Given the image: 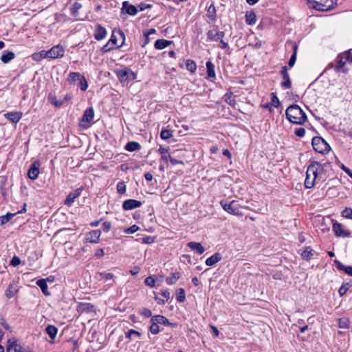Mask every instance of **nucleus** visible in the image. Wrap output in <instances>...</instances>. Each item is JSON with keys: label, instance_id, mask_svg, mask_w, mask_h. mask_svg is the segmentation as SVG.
Wrapping results in <instances>:
<instances>
[{"label": "nucleus", "instance_id": "obj_56", "mask_svg": "<svg viewBox=\"0 0 352 352\" xmlns=\"http://www.w3.org/2000/svg\"><path fill=\"white\" fill-rule=\"evenodd\" d=\"M144 283L146 285L151 287H155V280L152 276H148L147 278H146L144 280Z\"/></svg>", "mask_w": 352, "mask_h": 352}, {"label": "nucleus", "instance_id": "obj_54", "mask_svg": "<svg viewBox=\"0 0 352 352\" xmlns=\"http://www.w3.org/2000/svg\"><path fill=\"white\" fill-rule=\"evenodd\" d=\"M342 217L352 219V209L346 208L342 212Z\"/></svg>", "mask_w": 352, "mask_h": 352}, {"label": "nucleus", "instance_id": "obj_34", "mask_svg": "<svg viewBox=\"0 0 352 352\" xmlns=\"http://www.w3.org/2000/svg\"><path fill=\"white\" fill-rule=\"evenodd\" d=\"M245 22L250 25H254L256 22V16L254 12H247L245 14Z\"/></svg>", "mask_w": 352, "mask_h": 352}, {"label": "nucleus", "instance_id": "obj_5", "mask_svg": "<svg viewBox=\"0 0 352 352\" xmlns=\"http://www.w3.org/2000/svg\"><path fill=\"white\" fill-rule=\"evenodd\" d=\"M220 204L223 210L233 215H242L240 210L243 207L239 204L237 200H232L230 202H227L226 201H221Z\"/></svg>", "mask_w": 352, "mask_h": 352}, {"label": "nucleus", "instance_id": "obj_17", "mask_svg": "<svg viewBox=\"0 0 352 352\" xmlns=\"http://www.w3.org/2000/svg\"><path fill=\"white\" fill-rule=\"evenodd\" d=\"M23 116L22 112L20 111H11L4 114V117L12 122L16 124L19 122Z\"/></svg>", "mask_w": 352, "mask_h": 352}, {"label": "nucleus", "instance_id": "obj_26", "mask_svg": "<svg viewBox=\"0 0 352 352\" xmlns=\"http://www.w3.org/2000/svg\"><path fill=\"white\" fill-rule=\"evenodd\" d=\"M334 262L339 270L344 271L346 274L352 276V266H345L338 260H336Z\"/></svg>", "mask_w": 352, "mask_h": 352}, {"label": "nucleus", "instance_id": "obj_43", "mask_svg": "<svg viewBox=\"0 0 352 352\" xmlns=\"http://www.w3.org/2000/svg\"><path fill=\"white\" fill-rule=\"evenodd\" d=\"M158 152H159V153L161 154L162 159L165 162H167L171 157V155L168 153V148H164L162 146H160L159 148Z\"/></svg>", "mask_w": 352, "mask_h": 352}, {"label": "nucleus", "instance_id": "obj_29", "mask_svg": "<svg viewBox=\"0 0 352 352\" xmlns=\"http://www.w3.org/2000/svg\"><path fill=\"white\" fill-rule=\"evenodd\" d=\"M36 285L41 288L42 292L45 295H50V292L48 291L47 280L42 278L39 279L36 281Z\"/></svg>", "mask_w": 352, "mask_h": 352}, {"label": "nucleus", "instance_id": "obj_61", "mask_svg": "<svg viewBox=\"0 0 352 352\" xmlns=\"http://www.w3.org/2000/svg\"><path fill=\"white\" fill-rule=\"evenodd\" d=\"M102 228L104 232H108L111 228V223L109 221H105L102 223Z\"/></svg>", "mask_w": 352, "mask_h": 352}, {"label": "nucleus", "instance_id": "obj_20", "mask_svg": "<svg viewBox=\"0 0 352 352\" xmlns=\"http://www.w3.org/2000/svg\"><path fill=\"white\" fill-rule=\"evenodd\" d=\"M94 117V109L92 107H89L85 111L80 122H81V123H83V122L89 123L90 122H91L93 120Z\"/></svg>", "mask_w": 352, "mask_h": 352}, {"label": "nucleus", "instance_id": "obj_3", "mask_svg": "<svg viewBox=\"0 0 352 352\" xmlns=\"http://www.w3.org/2000/svg\"><path fill=\"white\" fill-rule=\"evenodd\" d=\"M285 113L288 120L294 124H303L307 121L305 113L298 104L290 105Z\"/></svg>", "mask_w": 352, "mask_h": 352}, {"label": "nucleus", "instance_id": "obj_14", "mask_svg": "<svg viewBox=\"0 0 352 352\" xmlns=\"http://www.w3.org/2000/svg\"><path fill=\"white\" fill-rule=\"evenodd\" d=\"M142 206V202L135 199H126L122 203V208L124 210H131L135 208H140Z\"/></svg>", "mask_w": 352, "mask_h": 352}, {"label": "nucleus", "instance_id": "obj_42", "mask_svg": "<svg viewBox=\"0 0 352 352\" xmlns=\"http://www.w3.org/2000/svg\"><path fill=\"white\" fill-rule=\"evenodd\" d=\"M180 278L179 273L176 272L171 274L170 276L167 277L166 279V282L168 285H173L175 284L177 280Z\"/></svg>", "mask_w": 352, "mask_h": 352}, {"label": "nucleus", "instance_id": "obj_40", "mask_svg": "<svg viewBox=\"0 0 352 352\" xmlns=\"http://www.w3.org/2000/svg\"><path fill=\"white\" fill-rule=\"evenodd\" d=\"M45 331L49 335L50 338L54 340L56 336L58 329L53 325H48L45 329Z\"/></svg>", "mask_w": 352, "mask_h": 352}, {"label": "nucleus", "instance_id": "obj_23", "mask_svg": "<svg viewBox=\"0 0 352 352\" xmlns=\"http://www.w3.org/2000/svg\"><path fill=\"white\" fill-rule=\"evenodd\" d=\"M222 257L219 253H215L206 260V265L212 266L221 260Z\"/></svg>", "mask_w": 352, "mask_h": 352}, {"label": "nucleus", "instance_id": "obj_21", "mask_svg": "<svg viewBox=\"0 0 352 352\" xmlns=\"http://www.w3.org/2000/svg\"><path fill=\"white\" fill-rule=\"evenodd\" d=\"M118 34L122 38V42L121 44L120 45H118V43H117V36L116 35L114 34V32L112 33L111 36V38L109 40V41L110 42V43H111V45H113L114 47H116V48H120V47H122L124 44V39H125V36H124V34L123 33V32L122 31H119L118 32Z\"/></svg>", "mask_w": 352, "mask_h": 352}, {"label": "nucleus", "instance_id": "obj_48", "mask_svg": "<svg viewBox=\"0 0 352 352\" xmlns=\"http://www.w3.org/2000/svg\"><path fill=\"white\" fill-rule=\"evenodd\" d=\"M78 81V86L80 88V89L82 91H86L88 87V83L85 78L83 76H82Z\"/></svg>", "mask_w": 352, "mask_h": 352}, {"label": "nucleus", "instance_id": "obj_32", "mask_svg": "<svg viewBox=\"0 0 352 352\" xmlns=\"http://www.w3.org/2000/svg\"><path fill=\"white\" fill-rule=\"evenodd\" d=\"M48 58L47 52L45 50H41L39 52L34 53L32 55V58L35 61H41L44 58Z\"/></svg>", "mask_w": 352, "mask_h": 352}, {"label": "nucleus", "instance_id": "obj_13", "mask_svg": "<svg viewBox=\"0 0 352 352\" xmlns=\"http://www.w3.org/2000/svg\"><path fill=\"white\" fill-rule=\"evenodd\" d=\"M280 73L283 78L281 87L284 89H290L292 87V82L287 72V67L286 66L283 67Z\"/></svg>", "mask_w": 352, "mask_h": 352}, {"label": "nucleus", "instance_id": "obj_12", "mask_svg": "<svg viewBox=\"0 0 352 352\" xmlns=\"http://www.w3.org/2000/svg\"><path fill=\"white\" fill-rule=\"evenodd\" d=\"M101 231L99 230H94L86 234L85 241L87 243H97L99 241Z\"/></svg>", "mask_w": 352, "mask_h": 352}, {"label": "nucleus", "instance_id": "obj_52", "mask_svg": "<svg viewBox=\"0 0 352 352\" xmlns=\"http://www.w3.org/2000/svg\"><path fill=\"white\" fill-rule=\"evenodd\" d=\"M151 325L150 327V331L153 334H157L160 332V327L159 324L154 321H151Z\"/></svg>", "mask_w": 352, "mask_h": 352}, {"label": "nucleus", "instance_id": "obj_6", "mask_svg": "<svg viewBox=\"0 0 352 352\" xmlns=\"http://www.w3.org/2000/svg\"><path fill=\"white\" fill-rule=\"evenodd\" d=\"M313 148L318 153H326L330 151V146L321 137L316 136L311 141Z\"/></svg>", "mask_w": 352, "mask_h": 352}, {"label": "nucleus", "instance_id": "obj_18", "mask_svg": "<svg viewBox=\"0 0 352 352\" xmlns=\"http://www.w3.org/2000/svg\"><path fill=\"white\" fill-rule=\"evenodd\" d=\"M122 10L131 16H135L138 12L137 8L130 4L128 1H124L122 3Z\"/></svg>", "mask_w": 352, "mask_h": 352}, {"label": "nucleus", "instance_id": "obj_25", "mask_svg": "<svg viewBox=\"0 0 352 352\" xmlns=\"http://www.w3.org/2000/svg\"><path fill=\"white\" fill-rule=\"evenodd\" d=\"M160 295L162 298H160L158 296L155 297V300L158 304H164L170 299V293L168 290L162 291L160 293Z\"/></svg>", "mask_w": 352, "mask_h": 352}, {"label": "nucleus", "instance_id": "obj_50", "mask_svg": "<svg viewBox=\"0 0 352 352\" xmlns=\"http://www.w3.org/2000/svg\"><path fill=\"white\" fill-rule=\"evenodd\" d=\"M133 336L140 338L141 336V333L139 331L133 329H130L129 331L126 333V338L129 340H132Z\"/></svg>", "mask_w": 352, "mask_h": 352}, {"label": "nucleus", "instance_id": "obj_15", "mask_svg": "<svg viewBox=\"0 0 352 352\" xmlns=\"http://www.w3.org/2000/svg\"><path fill=\"white\" fill-rule=\"evenodd\" d=\"M82 191V188H77L72 192H71L66 197L64 204L67 206H71L76 198L78 197Z\"/></svg>", "mask_w": 352, "mask_h": 352}, {"label": "nucleus", "instance_id": "obj_53", "mask_svg": "<svg viewBox=\"0 0 352 352\" xmlns=\"http://www.w3.org/2000/svg\"><path fill=\"white\" fill-rule=\"evenodd\" d=\"M139 230V226H138L137 225H133L131 227L124 229V232L125 234H133Z\"/></svg>", "mask_w": 352, "mask_h": 352}, {"label": "nucleus", "instance_id": "obj_31", "mask_svg": "<svg viewBox=\"0 0 352 352\" xmlns=\"http://www.w3.org/2000/svg\"><path fill=\"white\" fill-rule=\"evenodd\" d=\"M207 75L210 78H215L214 65L211 61L206 62Z\"/></svg>", "mask_w": 352, "mask_h": 352}, {"label": "nucleus", "instance_id": "obj_37", "mask_svg": "<svg viewBox=\"0 0 352 352\" xmlns=\"http://www.w3.org/2000/svg\"><path fill=\"white\" fill-rule=\"evenodd\" d=\"M315 251L311 249L310 247H307L305 250L301 253V256L306 260H310L311 257L314 255Z\"/></svg>", "mask_w": 352, "mask_h": 352}, {"label": "nucleus", "instance_id": "obj_28", "mask_svg": "<svg viewBox=\"0 0 352 352\" xmlns=\"http://www.w3.org/2000/svg\"><path fill=\"white\" fill-rule=\"evenodd\" d=\"M224 101L232 107H234L236 104L235 96L232 92H227L223 96Z\"/></svg>", "mask_w": 352, "mask_h": 352}, {"label": "nucleus", "instance_id": "obj_47", "mask_svg": "<svg viewBox=\"0 0 352 352\" xmlns=\"http://www.w3.org/2000/svg\"><path fill=\"white\" fill-rule=\"evenodd\" d=\"M339 327L342 329H348L350 324V320L348 318H342L339 320Z\"/></svg>", "mask_w": 352, "mask_h": 352}, {"label": "nucleus", "instance_id": "obj_9", "mask_svg": "<svg viewBox=\"0 0 352 352\" xmlns=\"http://www.w3.org/2000/svg\"><path fill=\"white\" fill-rule=\"evenodd\" d=\"M47 52L48 58L55 59L63 57L65 54V50L62 45H57L47 50Z\"/></svg>", "mask_w": 352, "mask_h": 352}, {"label": "nucleus", "instance_id": "obj_41", "mask_svg": "<svg viewBox=\"0 0 352 352\" xmlns=\"http://www.w3.org/2000/svg\"><path fill=\"white\" fill-rule=\"evenodd\" d=\"M16 214V213L8 212L5 215L0 216V226H3L10 221Z\"/></svg>", "mask_w": 352, "mask_h": 352}, {"label": "nucleus", "instance_id": "obj_4", "mask_svg": "<svg viewBox=\"0 0 352 352\" xmlns=\"http://www.w3.org/2000/svg\"><path fill=\"white\" fill-rule=\"evenodd\" d=\"M307 1L311 8L319 11L329 10L336 3V0H307Z\"/></svg>", "mask_w": 352, "mask_h": 352}, {"label": "nucleus", "instance_id": "obj_16", "mask_svg": "<svg viewBox=\"0 0 352 352\" xmlns=\"http://www.w3.org/2000/svg\"><path fill=\"white\" fill-rule=\"evenodd\" d=\"M207 36L210 41H218L224 37L225 33L224 32L211 30L208 32Z\"/></svg>", "mask_w": 352, "mask_h": 352}, {"label": "nucleus", "instance_id": "obj_10", "mask_svg": "<svg viewBox=\"0 0 352 352\" xmlns=\"http://www.w3.org/2000/svg\"><path fill=\"white\" fill-rule=\"evenodd\" d=\"M40 166H41V164H40L39 161H38V160L34 161L31 164L30 167L28 172V176L29 179H30L32 180H35L38 178L39 173H40V171H39Z\"/></svg>", "mask_w": 352, "mask_h": 352}, {"label": "nucleus", "instance_id": "obj_55", "mask_svg": "<svg viewBox=\"0 0 352 352\" xmlns=\"http://www.w3.org/2000/svg\"><path fill=\"white\" fill-rule=\"evenodd\" d=\"M349 283H346L344 285H342L340 287V289L338 290V293H339L340 296H344L346 293V292L349 289Z\"/></svg>", "mask_w": 352, "mask_h": 352}, {"label": "nucleus", "instance_id": "obj_27", "mask_svg": "<svg viewBox=\"0 0 352 352\" xmlns=\"http://www.w3.org/2000/svg\"><path fill=\"white\" fill-rule=\"evenodd\" d=\"M173 43L172 41L158 39L155 43V47L157 50H163Z\"/></svg>", "mask_w": 352, "mask_h": 352}, {"label": "nucleus", "instance_id": "obj_11", "mask_svg": "<svg viewBox=\"0 0 352 352\" xmlns=\"http://www.w3.org/2000/svg\"><path fill=\"white\" fill-rule=\"evenodd\" d=\"M333 230L337 236L346 237L351 234L350 231L345 229L344 226L339 223H334L333 224Z\"/></svg>", "mask_w": 352, "mask_h": 352}, {"label": "nucleus", "instance_id": "obj_7", "mask_svg": "<svg viewBox=\"0 0 352 352\" xmlns=\"http://www.w3.org/2000/svg\"><path fill=\"white\" fill-rule=\"evenodd\" d=\"M118 77L120 82H124L135 80L137 75L131 69L125 67L124 69L118 71Z\"/></svg>", "mask_w": 352, "mask_h": 352}, {"label": "nucleus", "instance_id": "obj_64", "mask_svg": "<svg viewBox=\"0 0 352 352\" xmlns=\"http://www.w3.org/2000/svg\"><path fill=\"white\" fill-rule=\"evenodd\" d=\"M92 307L89 303H80L78 305V311H85Z\"/></svg>", "mask_w": 352, "mask_h": 352}, {"label": "nucleus", "instance_id": "obj_51", "mask_svg": "<svg viewBox=\"0 0 352 352\" xmlns=\"http://www.w3.org/2000/svg\"><path fill=\"white\" fill-rule=\"evenodd\" d=\"M126 185L124 182H120L117 184V191L119 194L123 195L126 192Z\"/></svg>", "mask_w": 352, "mask_h": 352}, {"label": "nucleus", "instance_id": "obj_44", "mask_svg": "<svg viewBox=\"0 0 352 352\" xmlns=\"http://www.w3.org/2000/svg\"><path fill=\"white\" fill-rule=\"evenodd\" d=\"M293 50H294V52H293L292 55L291 56L290 59L288 63L289 67H292L294 65L295 62L296 60V54H297V50H298L297 45L295 44L293 45Z\"/></svg>", "mask_w": 352, "mask_h": 352}, {"label": "nucleus", "instance_id": "obj_59", "mask_svg": "<svg viewBox=\"0 0 352 352\" xmlns=\"http://www.w3.org/2000/svg\"><path fill=\"white\" fill-rule=\"evenodd\" d=\"M20 263H21V260L16 256H14L12 257V260L10 261V265L14 267L19 265Z\"/></svg>", "mask_w": 352, "mask_h": 352}, {"label": "nucleus", "instance_id": "obj_39", "mask_svg": "<svg viewBox=\"0 0 352 352\" xmlns=\"http://www.w3.org/2000/svg\"><path fill=\"white\" fill-rule=\"evenodd\" d=\"M82 5L78 2H75L70 8L71 14L74 17H77L78 16V10L82 8Z\"/></svg>", "mask_w": 352, "mask_h": 352}, {"label": "nucleus", "instance_id": "obj_58", "mask_svg": "<svg viewBox=\"0 0 352 352\" xmlns=\"http://www.w3.org/2000/svg\"><path fill=\"white\" fill-rule=\"evenodd\" d=\"M294 133L296 136L302 138L305 134V130L304 128H297L295 129Z\"/></svg>", "mask_w": 352, "mask_h": 352}, {"label": "nucleus", "instance_id": "obj_22", "mask_svg": "<svg viewBox=\"0 0 352 352\" xmlns=\"http://www.w3.org/2000/svg\"><path fill=\"white\" fill-rule=\"evenodd\" d=\"M188 247L192 250L197 252L199 254H201L204 252L205 248L204 246L198 242L191 241L187 244Z\"/></svg>", "mask_w": 352, "mask_h": 352}, {"label": "nucleus", "instance_id": "obj_60", "mask_svg": "<svg viewBox=\"0 0 352 352\" xmlns=\"http://www.w3.org/2000/svg\"><path fill=\"white\" fill-rule=\"evenodd\" d=\"M100 276L105 280H111L113 278V274L111 273L102 272L100 274Z\"/></svg>", "mask_w": 352, "mask_h": 352}, {"label": "nucleus", "instance_id": "obj_33", "mask_svg": "<svg viewBox=\"0 0 352 352\" xmlns=\"http://www.w3.org/2000/svg\"><path fill=\"white\" fill-rule=\"evenodd\" d=\"M125 149L128 151L133 152L135 151H138L140 149L141 146L140 144L137 142H129L125 145Z\"/></svg>", "mask_w": 352, "mask_h": 352}, {"label": "nucleus", "instance_id": "obj_49", "mask_svg": "<svg viewBox=\"0 0 352 352\" xmlns=\"http://www.w3.org/2000/svg\"><path fill=\"white\" fill-rule=\"evenodd\" d=\"M172 133H173L172 131L163 129L160 133V138L162 140H166L172 137V135H173Z\"/></svg>", "mask_w": 352, "mask_h": 352}, {"label": "nucleus", "instance_id": "obj_57", "mask_svg": "<svg viewBox=\"0 0 352 352\" xmlns=\"http://www.w3.org/2000/svg\"><path fill=\"white\" fill-rule=\"evenodd\" d=\"M271 104L275 107H278L280 105V101L274 93H272Z\"/></svg>", "mask_w": 352, "mask_h": 352}, {"label": "nucleus", "instance_id": "obj_30", "mask_svg": "<svg viewBox=\"0 0 352 352\" xmlns=\"http://www.w3.org/2000/svg\"><path fill=\"white\" fill-rule=\"evenodd\" d=\"M14 57H15V54L14 52L4 51L1 57V60L3 63H8L10 62L12 60H13L14 58Z\"/></svg>", "mask_w": 352, "mask_h": 352}, {"label": "nucleus", "instance_id": "obj_24", "mask_svg": "<svg viewBox=\"0 0 352 352\" xmlns=\"http://www.w3.org/2000/svg\"><path fill=\"white\" fill-rule=\"evenodd\" d=\"M151 321L156 322L158 324H164L166 326L170 325L171 323L168 321V320L161 315L154 316L151 318Z\"/></svg>", "mask_w": 352, "mask_h": 352}, {"label": "nucleus", "instance_id": "obj_36", "mask_svg": "<svg viewBox=\"0 0 352 352\" xmlns=\"http://www.w3.org/2000/svg\"><path fill=\"white\" fill-rule=\"evenodd\" d=\"M17 289L16 285L14 283H10L8 287L6 290V296L10 298L14 296V295L16 293Z\"/></svg>", "mask_w": 352, "mask_h": 352}, {"label": "nucleus", "instance_id": "obj_19", "mask_svg": "<svg viewBox=\"0 0 352 352\" xmlns=\"http://www.w3.org/2000/svg\"><path fill=\"white\" fill-rule=\"evenodd\" d=\"M107 36V30L101 25L98 24L94 32V38L97 41L104 39Z\"/></svg>", "mask_w": 352, "mask_h": 352}, {"label": "nucleus", "instance_id": "obj_38", "mask_svg": "<svg viewBox=\"0 0 352 352\" xmlns=\"http://www.w3.org/2000/svg\"><path fill=\"white\" fill-rule=\"evenodd\" d=\"M81 76L82 75L79 72H70L67 77V81L70 84H74Z\"/></svg>", "mask_w": 352, "mask_h": 352}, {"label": "nucleus", "instance_id": "obj_63", "mask_svg": "<svg viewBox=\"0 0 352 352\" xmlns=\"http://www.w3.org/2000/svg\"><path fill=\"white\" fill-rule=\"evenodd\" d=\"M114 47L113 45H111V43H110L109 41H108L102 47V51L103 52H107L109 51H110L111 50H112L113 48Z\"/></svg>", "mask_w": 352, "mask_h": 352}, {"label": "nucleus", "instance_id": "obj_8", "mask_svg": "<svg viewBox=\"0 0 352 352\" xmlns=\"http://www.w3.org/2000/svg\"><path fill=\"white\" fill-rule=\"evenodd\" d=\"M7 352H32L21 346L18 341L14 339H10L8 342Z\"/></svg>", "mask_w": 352, "mask_h": 352}, {"label": "nucleus", "instance_id": "obj_1", "mask_svg": "<svg viewBox=\"0 0 352 352\" xmlns=\"http://www.w3.org/2000/svg\"><path fill=\"white\" fill-rule=\"evenodd\" d=\"M324 167L318 162H312L307 167L306 172V178L305 180V186L306 188H311L314 186L316 181L322 182L324 179L323 177Z\"/></svg>", "mask_w": 352, "mask_h": 352}, {"label": "nucleus", "instance_id": "obj_2", "mask_svg": "<svg viewBox=\"0 0 352 352\" xmlns=\"http://www.w3.org/2000/svg\"><path fill=\"white\" fill-rule=\"evenodd\" d=\"M352 63V52L351 51L345 52L338 56L335 63L329 64L327 69L334 68L336 72L347 73L349 68L347 65Z\"/></svg>", "mask_w": 352, "mask_h": 352}, {"label": "nucleus", "instance_id": "obj_62", "mask_svg": "<svg viewBox=\"0 0 352 352\" xmlns=\"http://www.w3.org/2000/svg\"><path fill=\"white\" fill-rule=\"evenodd\" d=\"M140 314L142 316H144L145 318H149L152 316L151 311L147 308L143 309L141 311Z\"/></svg>", "mask_w": 352, "mask_h": 352}, {"label": "nucleus", "instance_id": "obj_35", "mask_svg": "<svg viewBox=\"0 0 352 352\" xmlns=\"http://www.w3.org/2000/svg\"><path fill=\"white\" fill-rule=\"evenodd\" d=\"M48 101L56 107H60L64 104L63 100H58L56 96L52 94L48 96Z\"/></svg>", "mask_w": 352, "mask_h": 352}, {"label": "nucleus", "instance_id": "obj_45", "mask_svg": "<svg viewBox=\"0 0 352 352\" xmlns=\"http://www.w3.org/2000/svg\"><path fill=\"white\" fill-rule=\"evenodd\" d=\"M186 68L191 73H194L197 69V65L195 61L188 59L186 62Z\"/></svg>", "mask_w": 352, "mask_h": 352}, {"label": "nucleus", "instance_id": "obj_46", "mask_svg": "<svg viewBox=\"0 0 352 352\" xmlns=\"http://www.w3.org/2000/svg\"><path fill=\"white\" fill-rule=\"evenodd\" d=\"M176 299L178 302H182L186 299V294L184 289L182 288H179L176 292Z\"/></svg>", "mask_w": 352, "mask_h": 352}]
</instances>
